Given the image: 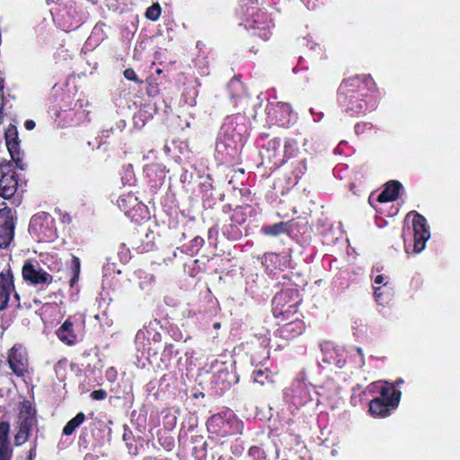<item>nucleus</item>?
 <instances>
[{
  "instance_id": "f257e3e1",
  "label": "nucleus",
  "mask_w": 460,
  "mask_h": 460,
  "mask_svg": "<svg viewBox=\"0 0 460 460\" xmlns=\"http://www.w3.org/2000/svg\"><path fill=\"white\" fill-rule=\"evenodd\" d=\"M368 78L365 75H357L344 80L339 88L338 100L346 111L358 113L364 110L366 105L362 96Z\"/></svg>"
},
{
  "instance_id": "aec40b11",
  "label": "nucleus",
  "mask_w": 460,
  "mask_h": 460,
  "mask_svg": "<svg viewBox=\"0 0 460 460\" xmlns=\"http://www.w3.org/2000/svg\"><path fill=\"white\" fill-rule=\"evenodd\" d=\"M290 230L289 222H279L277 224L265 226L261 228V232L265 235L278 236L281 234L288 233Z\"/></svg>"
},
{
  "instance_id": "4be33fe9",
  "label": "nucleus",
  "mask_w": 460,
  "mask_h": 460,
  "mask_svg": "<svg viewBox=\"0 0 460 460\" xmlns=\"http://www.w3.org/2000/svg\"><path fill=\"white\" fill-rule=\"evenodd\" d=\"M84 418V414L83 412H79L75 417H74L66 423L63 429V434L66 436L71 435L75 429L83 423Z\"/></svg>"
},
{
  "instance_id": "473e14b6",
  "label": "nucleus",
  "mask_w": 460,
  "mask_h": 460,
  "mask_svg": "<svg viewBox=\"0 0 460 460\" xmlns=\"http://www.w3.org/2000/svg\"><path fill=\"white\" fill-rule=\"evenodd\" d=\"M73 263H74V266H75V276L71 279V285L74 284V282L75 281V279L77 278V275L79 274L80 262H79L78 258L74 256L73 257Z\"/></svg>"
},
{
  "instance_id": "6ab92c4d",
  "label": "nucleus",
  "mask_w": 460,
  "mask_h": 460,
  "mask_svg": "<svg viewBox=\"0 0 460 460\" xmlns=\"http://www.w3.org/2000/svg\"><path fill=\"white\" fill-rule=\"evenodd\" d=\"M299 303L300 298L299 296H297V299L292 301L288 305H286L284 307H282L279 317H277L278 319H279L278 324H280L281 321L291 320L294 319V317L296 316L299 317L297 312V305H299Z\"/></svg>"
},
{
  "instance_id": "a19ab883",
  "label": "nucleus",
  "mask_w": 460,
  "mask_h": 460,
  "mask_svg": "<svg viewBox=\"0 0 460 460\" xmlns=\"http://www.w3.org/2000/svg\"><path fill=\"white\" fill-rule=\"evenodd\" d=\"M367 126V124H364V125H362V126H361V125H359V124H357V125L355 126L356 133H357V134H359V133L363 132L364 130H362V128H366Z\"/></svg>"
},
{
  "instance_id": "b1692460",
  "label": "nucleus",
  "mask_w": 460,
  "mask_h": 460,
  "mask_svg": "<svg viewBox=\"0 0 460 460\" xmlns=\"http://www.w3.org/2000/svg\"><path fill=\"white\" fill-rule=\"evenodd\" d=\"M174 349L172 345L166 346L162 354H161V361L163 363L162 368H168L170 365L171 358L172 355L174 354Z\"/></svg>"
},
{
  "instance_id": "bb28decb",
  "label": "nucleus",
  "mask_w": 460,
  "mask_h": 460,
  "mask_svg": "<svg viewBox=\"0 0 460 460\" xmlns=\"http://www.w3.org/2000/svg\"><path fill=\"white\" fill-rule=\"evenodd\" d=\"M306 169L307 168H306L305 159L299 161V163L297 164V165L294 168V170L292 172L293 175L295 176V179H296V180L300 179L306 172Z\"/></svg>"
},
{
  "instance_id": "a18cd8bd",
  "label": "nucleus",
  "mask_w": 460,
  "mask_h": 460,
  "mask_svg": "<svg viewBox=\"0 0 460 460\" xmlns=\"http://www.w3.org/2000/svg\"><path fill=\"white\" fill-rule=\"evenodd\" d=\"M402 383H403V380H402V378H399V379H397V380L395 381V383H394V384H395L396 385H401V384H402Z\"/></svg>"
},
{
  "instance_id": "2eb2a0df",
  "label": "nucleus",
  "mask_w": 460,
  "mask_h": 460,
  "mask_svg": "<svg viewBox=\"0 0 460 460\" xmlns=\"http://www.w3.org/2000/svg\"><path fill=\"white\" fill-rule=\"evenodd\" d=\"M343 354L344 349L342 348H326L325 355L323 360L328 364H334L337 367L341 368L345 366L346 363Z\"/></svg>"
},
{
  "instance_id": "4468645a",
  "label": "nucleus",
  "mask_w": 460,
  "mask_h": 460,
  "mask_svg": "<svg viewBox=\"0 0 460 460\" xmlns=\"http://www.w3.org/2000/svg\"><path fill=\"white\" fill-rule=\"evenodd\" d=\"M402 185L398 181H392L388 182L385 190L378 195L377 200L379 202H388L395 200L398 198L399 190Z\"/></svg>"
},
{
  "instance_id": "a211bd4d",
  "label": "nucleus",
  "mask_w": 460,
  "mask_h": 460,
  "mask_svg": "<svg viewBox=\"0 0 460 460\" xmlns=\"http://www.w3.org/2000/svg\"><path fill=\"white\" fill-rule=\"evenodd\" d=\"M73 323L69 320L65 321L61 327L57 331V335L63 342L67 345L75 343V335L73 332Z\"/></svg>"
},
{
  "instance_id": "393cba45",
  "label": "nucleus",
  "mask_w": 460,
  "mask_h": 460,
  "mask_svg": "<svg viewBox=\"0 0 460 460\" xmlns=\"http://www.w3.org/2000/svg\"><path fill=\"white\" fill-rule=\"evenodd\" d=\"M146 17L153 22H155L159 19L161 15V6L158 3L153 4L149 6L145 13Z\"/></svg>"
},
{
  "instance_id": "c9c22d12",
  "label": "nucleus",
  "mask_w": 460,
  "mask_h": 460,
  "mask_svg": "<svg viewBox=\"0 0 460 460\" xmlns=\"http://www.w3.org/2000/svg\"><path fill=\"white\" fill-rule=\"evenodd\" d=\"M113 271H114L113 263H111V264L108 263L106 266L103 267L104 276L111 275Z\"/></svg>"
},
{
  "instance_id": "6e6552de",
  "label": "nucleus",
  "mask_w": 460,
  "mask_h": 460,
  "mask_svg": "<svg viewBox=\"0 0 460 460\" xmlns=\"http://www.w3.org/2000/svg\"><path fill=\"white\" fill-rule=\"evenodd\" d=\"M297 290L294 288L284 289L277 293L272 299V311L275 317H279L282 307L297 299Z\"/></svg>"
},
{
  "instance_id": "ddd939ff",
  "label": "nucleus",
  "mask_w": 460,
  "mask_h": 460,
  "mask_svg": "<svg viewBox=\"0 0 460 460\" xmlns=\"http://www.w3.org/2000/svg\"><path fill=\"white\" fill-rule=\"evenodd\" d=\"M249 29L254 31L253 34L261 38L262 40H268L270 36V25L266 22V16L264 13H257L252 23L245 25Z\"/></svg>"
},
{
  "instance_id": "dca6fc26",
  "label": "nucleus",
  "mask_w": 460,
  "mask_h": 460,
  "mask_svg": "<svg viewBox=\"0 0 460 460\" xmlns=\"http://www.w3.org/2000/svg\"><path fill=\"white\" fill-rule=\"evenodd\" d=\"M391 405L383 399L375 398L369 402V412L374 417L385 418L390 414Z\"/></svg>"
},
{
  "instance_id": "c756f323",
  "label": "nucleus",
  "mask_w": 460,
  "mask_h": 460,
  "mask_svg": "<svg viewBox=\"0 0 460 460\" xmlns=\"http://www.w3.org/2000/svg\"><path fill=\"white\" fill-rule=\"evenodd\" d=\"M124 76L128 79V80H130V81H134L136 83H142L141 81L138 80L135 71L131 68H128L124 71Z\"/></svg>"
},
{
  "instance_id": "5701e85b",
  "label": "nucleus",
  "mask_w": 460,
  "mask_h": 460,
  "mask_svg": "<svg viewBox=\"0 0 460 460\" xmlns=\"http://www.w3.org/2000/svg\"><path fill=\"white\" fill-rule=\"evenodd\" d=\"M297 152V142L294 139H287L284 145L283 158L285 162L294 156Z\"/></svg>"
},
{
  "instance_id": "f704fd0d",
  "label": "nucleus",
  "mask_w": 460,
  "mask_h": 460,
  "mask_svg": "<svg viewBox=\"0 0 460 460\" xmlns=\"http://www.w3.org/2000/svg\"><path fill=\"white\" fill-rule=\"evenodd\" d=\"M18 152L14 153V159H13L14 162H15V164L17 167H19L21 170H24L25 169V164L22 161V159H20L18 157Z\"/></svg>"
},
{
  "instance_id": "423d86ee",
  "label": "nucleus",
  "mask_w": 460,
  "mask_h": 460,
  "mask_svg": "<svg viewBox=\"0 0 460 460\" xmlns=\"http://www.w3.org/2000/svg\"><path fill=\"white\" fill-rule=\"evenodd\" d=\"M1 171L0 196L4 199H10L17 190L18 181L14 172H4L3 166Z\"/></svg>"
},
{
  "instance_id": "ea45409f",
  "label": "nucleus",
  "mask_w": 460,
  "mask_h": 460,
  "mask_svg": "<svg viewBox=\"0 0 460 460\" xmlns=\"http://www.w3.org/2000/svg\"><path fill=\"white\" fill-rule=\"evenodd\" d=\"M384 280H385V278L383 275H377L375 278V284H376V285L383 284Z\"/></svg>"
},
{
  "instance_id": "7ed1b4c3",
  "label": "nucleus",
  "mask_w": 460,
  "mask_h": 460,
  "mask_svg": "<svg viewBox=\"0 0 460 460\" xmlns=\"http://www.w3.org/2000/svg\"><path fill=\"white\" fill-rule=\"evenodd\" d=\"M413 214L412 226L414 232V252L420 253L425 249L426 242L430 237L426 218L417 212H411L408 217Z\"/></svg>"
},
{
  "instance_id": "20e7f679",
  "label": "nucleus",
  "mask_w": 460,
  "mask_h": 460,
  "mask_svg": "<svg viewBox=\"0 0 460 460\" xmlns=\"http://www.w3.org/2000/svg\"><path fill=\"white\" fill-rule=\"evenodd\" d=\"M22 274L23 279L32 285L49 284L53 281V277L41 269L38 261H25Z\"/></svg>"
},
{
  "instance_id": "f3484780",
  "label": "nucleus",
  "mask_w": 460,
  "mask_h": 460,
  "mask_svg": "<svg viewBox=\"0 0 460 460\" xmlns=\"http://www.w3.org/2000/svg\"><path fill=\"white\" fill-rule=\"evenodd\" d=\"M381 397L384 402L389 403L391 408L394 409L398 406L401 399V392L395 390L394 387L383 386L380 391Z\"/></svg>"
},
{
  "instance_id": "9d476101",
  "label": "nucleus",
  "mask_w": 460,
  "mask_h": 460,
  "mask_svg": "<svg viewBox=\"0 0 460 460\" xmlns=\"http://www.w3.org/2000/svg\"><path fill=\"white\" fill-rule=\"evenodd\" d=\"M8 363L13 373L22 376L26 370L27 358L21 349L13 347L8 355Z\"/></svg>"
},
{
  "instance_id": "cd10ccee",
  "label": "nucleus",
  "mask_w": 460,
  "mask_h": 460,
  "mask_svg": "<svg viewBox=\"0 0 460 460\" xmlns=\"http://www.w3.org/2000/svg\"><path fill=\"white\" fill-rule=\"evenodd\" d=\"M269 379V374L263 370H256L253 372V381L261 385H265L266 380Z\"/></svg>"
},
{
  "instance_id": "f8f14e48",
  "label": "nucleus",
  "mask_w": 460,
  "mask_h": 460,
  "mask_svg": "<svg viewBox=\"0 0 460 460\" xmlns=\"http://www.w3.org/2000/svg\"><path fill=\"white\" fill-rule=\"evenodd\" d=\"M279 325L280 335L285 339H292L301 334L305 329L304 323L298 316L294 317L288 323L281 321Z\"/></svg>"
},
{
  "instance_id": "2f4dec72",
  "label": "nucleus",
  "mask_w": 460,
  "mask_h": 460,
  "mask_svg": "<svg viewBox=\"0 0 460 460\" xmlns=\"http://www.w3.org/2000/svg\"><path fill=\"white\" fill-rule=\"evenodd\" d=\"M9 430V425L7 423L2 422L0 424V441L4 442L7 437V433Z\"/></svg>"
},
{
  "instance_id": "0eeeda50",
  "label": "nucleus",
  "mask_w": 460,
  "mask_h": 460,
  "mask_svg": "<svg viewBox=\"0 0 460 460\" xmlns=\"http://www.w3.org/2000/svg\"><path fill=\"white\" fill-rule=\"evenodd\" d=\"M291 111L290 105L284 102L270 103L267 107L269 117H271L272 120H275L283 126L289 122Z\"/></svg>"
},
{
  "instance_id": "f03ea898",
  "label": "nucleus",
  "mask_w": 460,
  "mask_h": 460,
  "mask_svg": "<svg viewBox=\"0 0 460 460\" xmlns=\"http://www.w3.org/2000/svg\"><path fill=\"white\" fill-rule=\"evenodd\" d=\"M36 425L35 410L31 408L30 402L24 401L22 403L18 416V431L14 437L17 446L24 444L30 438L33 427Z\"/></svg>"
},
{
  "instance_id": "72a5a7b5",
  "label": "nucleus",
  "mask_w": 460,
  "mask_h": 460,
  "mask_svg": "<svg viewBox=\"0 0 460 460\" xmlns=\"http://www.w3.org/2000/svg\"><path fill=\"white\" fill-rule=\"evenodd\" d=\"M223 148H226V149H230L231 151L234 150V147L231 146V145H226L225 143H223L222 141H218L217 143V151L219 153L222 151Z\"/></svg>"
},
{
  "instance_id": "9b49d317",
  "label": "nucleus",
  "mask_w": 460,
  "mask_h": 460,
  "mask_svg": "<svg viewBox=\"0 0 460 460\" xmlns=\"http://www.w3.org/2000/svg\"><path fill=\"white\" fill-rule=\"evenodd\" d=\"M14 289L13 275L10 271L0 273V310L7 307L10 294Z\"/></svg>"
},
{
  "instance_id": "7c9ffc66",
  "label": "nucleus",
  "mask_w": 460,
  "mask_h": 460,
  "mask_svg": "<svg viewBox=\"0 0 460 460\" xmlns=\"http://www.w3.org/2000/svg\"><path fill=\"white\" fill-rule=\"evenodd\" d=\"M93 400H103L107 397V392L103 389L95 390L91 394Z\"/></svg>"
},
{
  "instance_id": "1a4fd4ad",
  "label": "nucleus",
  "mask_w": 460,
  "mask_h": 460,
  "mask_svg": "<svg viewBox=\"0 0 460 460\" xmlns=\"http://www.w3.org/2000/svg\"><path fill=\"white\" fill-rule=\"evenodd\" d=\"M281 142L279 138H274L268 142L267 146L261 152L264 160L273 163L276 166H279L285 163L283 155L280 153Z\"/></svg>"
},
{
  "instance_id": "de8ad7c7",
  "label": "nucleus",
  "mask_w": 460,
  "mask_h": 460,
  "mask_svg": "<svg viewBox=\"0 0 460 460\" xmlns=\"http://www.w3.org/2000/svg\"><path fill=\"white\" fill-rule=\"evenodd\" d=\"M220 324L219 323H215L214 327L215 328H219Z\"/></svg>"
},
{
  "instance_id": "c85d7f7f",
  "label": "nucleus",
  "mask_w": 460,
  "mask_h": 460,
  "mask_svg": "<svg viewBox=\"0 0 460 460\" xmlns=\"http://www.w3.org/2000/svg\"><path fill=\"white\" fill-rule=\"evenodd\" d=\"M11 457V451L4 442H0V460H9Z\"/></svg>"
},
{
  "instance_id": "412c9836",
  "label": "nucleus",
  "mask_w": 460,
  "mask_h": 460,
  "mask_svg": "<svg viewBox=\"0 0 460 460\" xmlns=\"http://www.w3.org/2000/svg\"><path fill=\"white\" fill-rule=\"evenodd\" d=\"M6 146L12 159H14V153L17 152L18 148V133L14 127L9 128L5 133Z\"/></svg>"
},
{
  "instance_id": "58836bf2",
  "label": "nucleus",
  "mask_w": 460,
  "mask_h": 460,
  "mask_svg": "<svg viewBox=\"0 0 460 460\" xmlns=\"http://www.w3.org/2000/svg\"><path fill=\"white\" fill-rule=\"evenodd\" d=\"M374 295H375L376 301L380 304L381 303L380 302L381 301V293L379 292V288H376Z\"/></svg>"
},
{
  "instance_id": "4c0bfd02",
  "label": "nucleus",
  "mask_w": 460,
  "mask_h": 460,
  "mask_svg": "<svg viewBox=\"0 0 460 460\" xmlns=\"http://www.w3.org/2000/svg\"><path fill=\"white\" fill-rule=\"evenodd\" d=\"M35 127V122L33 120H26L25 122V128L28 129V130H31L33 129Z\"/></svg>"
},
{
  "instance_id": "79ce46f5",
  "label": "nucleus",
  "mask_w": 460,
  "mask_h": 460,
  "mask_svg": "<svg viewBox=\"0 0 460 460\" xmlns=\"http://www.w3.org/2000/svg\"><path fill=\"white\" fill-rule=\"evenodd\" d=\"M357 351H358V353L361 357H363V351H362V349H361V348H357ZM361 362H362V364H364V358H361Z\"/></svg>"
},
{
  "instance_id": "e433bc0d",
  "label": "nucleus",
  "mask_w": 460,
  "mask_h": 460,
  "mask_svg": "<svg viewBox=\"0 0 460 460\" xmlns=\"http://www.w3.org/2000/svg\"><path fill=\"white\" fill-rule=\"evenodd\" d=\"M192 243H193V246H201L204 243V240L201 238V237H195L193 240H192Z\"/></svg>"
},
{
  "instance_id": "c03bdc74",
  "label": "nucleus",
  "mask_w": 460,
  "mask_h": 460,
  "mask_svg": "<svg viewBox=\"0 0 460 460\" xmlns=\"http://www.w3.org/2000/svg\"><path fill=\"white\" fill-rule=\"evenodd\" d=\"M4 79L0 76V92L3 93L4 85H3Z\"/></svg>"
},
{
  "instance_id": "37998d69",
  "label": "nucleus",
  "mask_w": 460,
  "mask_h": 460,
  "mask_svg": "<svg viewBox=\"0 0 460 460\" xmlns=\"http://www.w3.org/2000/svg\"><path fill=\"white\" fill-rule=\"evenodd\" d=\"M234 422L237 426V432L241 433V430H239V428L242 426V423H240L237 420H234Z\"/></svg>"
},
{
  "instance_id": "39448f33",
  "label": "nucleus",
  "mask_w": 460,
  "mask_h": 460,
  "mask_svg": "<svg viewBox=\"0 0 460 460\" xmlns=\"http://www.w3.org/2000/svg\"><path fill=\"white\" fill-rule=\"evenodd\" d=\"M14 235L13 214L11 209H0V247L6 248Z\"/></svg>"
},
{
  "instance_id": "a878e982",
  "label": "nucleus",
  "mask_w": 460,
  "mask_h": 460,
  "mask_svg": "<svg viewBox=\"0 0 460 460\" xmlns=\"http://www.w3.org/2000/svg\"><path fill=\"white\" fill-rule=\"evenodd\" d=\"M228 89H229L231 97L232 98H235V97H237L239 95L237 93V92H243V85L242 82L239 79L234 78V79H232L230 81V83L228 84Z\"/></svg>"
},
{
  "instance_id": "49530a36",
  "label": "nucleus",
  "mask_w": 460,
  "mask_h": 460,
  "mask_svg": "<svg viewBox=\"0 0 460 460\" xmlns=\"http://www.w3.org/2000/svg\"><path fill=\"white\" fill-rule=\"evenodd\" d=\"M14 297H15L17 300H19V298H20V297H19V295H18L17 293H15Z\"/></svg>"
}]
</instances>
